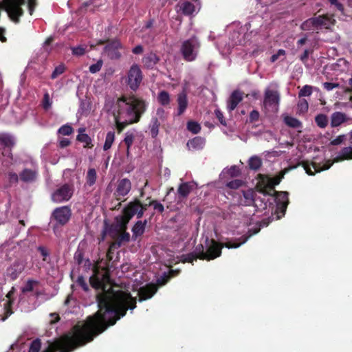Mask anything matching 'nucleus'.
I'll return each instance as SVG.
<instances>
[{"instance_id":"3","label":"nucleus","mask_w":352,"mask_h":352,"mask_svg":"<svg viewBox=\"0 0 352 352\" xmlns=\"http://www.w3.org/2000/svg\"><path fill=\"white\" fill-rule=\"evenodd\" d=\"M258 231L259 229H255L252 234L243 235L238 239V241H240L239 242L228 241L224 244L220 243L214 239L210 240L208 238H206L205 240V256L206 257V261H211L219 257L221 254V248L224 246L228 248H239L242 244L248 241L252 234H257Z\"/></svg>"},{"instance_id":"54","label":"nucleus","mask_w":352,"mask_h":352,"mask_svg":"<svg viewBox=\"0 0 352 352\" xmlns=\"http://www.w3.org/2000/svg\"><path fill=\"white\" fill-rule=\"evenodd\" d=\"M102 65H103L102 60H98L96 63L90 65V67H89L90 72L92 74H95V73L99 72L101 69Z\"/></svg>"},{"instance_id":"59","label":"nucleus","mask_w":352,"mask_h":352,"mask_svg":"<svg viewBox=\"0 0 352 352\" xmlns=\"http://www.w3.org/2000/svg\"><path fill=\"white\" fill-rule=\"evenodd\" d=\"M51 106V102L50 99V96L48 93H45L44 95V98H43L42 100V107L45 110H47Z\"/></svg>"},{"instance_id":"44","label":"nucleus","mask_w":352,"mask_h":352,"mask_svg":"<svg viewBox=\"0 0 352 352\" xmlns=\"http://www.w3.org/2000/svg\"><path fill=\"white\" fill-rule=\"evenodd\" d=\"M120 242H112L111 243V244L109 245V247L108 248V251H107V258L108 260V261H112L113 259V252H115V250L120 248Z\"/></svg>"},{"instance_id":"51","label":"nucleus","mask_w":352,"mask_h":352,"mask_svg":"<svg viewBox=\"0 0 352 352\" xmlns=\"http://www.w3.org/2000/svg\"><path fill=\"white\" fill-rule=\"evenodd\" d=\"M131 235L129 233L125 231H120V234L118 235V240L115 242H120V246L121 245V243L125 241H130Z\"/></svg>"},{"instance_id":"8","label":"nucleus","mask_w":352,"mask_h":352,"mask_svg":"<svg viewBox=\"0 0 352 352\" xmlns=\"http://www.w3.org/2000/svg\"><path fill=\"white\" fill-rule=\"evenodd\" d=\"M335 20L330 16H319L316 18L310 19L306 21L302 25V28L303 30H308L309 27L312 25L315 26L316 28H329L332 25H333Z\"/></svg>"},{"instance_id":"16","label":"nucleus","mask_w":352,"mask_h":352,"mask_svg":"<svg viewBox=\"0 0 352 352\" xmlns=\"http://www.w3.org/2000/svg\"><path fill=\"white\" fill-rule=\"evenodd\" d=\"M141 207V201L139 198H134V199L129 202L126 206L122 210V213L126 214L128 216H130L133 218L134 215H136L138 219H141L142 216V210Z\"/></svg>"},{"instance_id":"39","label":"nucleus","mask_w":352,"mask_h":352,"mask_svg":"<svg viewBox=\"0 0 352 352\" xmlns=\"http://www.w3.org/2000/svg\"><path fill=\"white\" fill-rule=\"evenodd\" d=\"M178 274L177 272H175L174 270H170V274H166V273L164 274V275L157 280V284L158 285H164L168 283V281L170 280V279L173 277L175 275H177Z\"/></svg>"},{"instance_id":"45","label":"nucleus","mask_w":352,"mask_h":352,"mask_svg":"<svg viewBox=\"0 0 352 352\" xmlns=\"http://www.w3.org/2000/svg\"><path fill=\"white\" fill-rule=\"evenodd\" d=\"M39 283L37 280H28L24 287L22 288V292L25 294L27 292H30L34 290V286L35 285H38Z\"/></svg>"},{"instance_id":"12","label":"nucleus","mask_w":352,"mask_h":352,"mask_svg":"<svg viewBox=\"0 0 352 352\" xmlns=\"http://www.w3.org/2000/svg\"><path fill=\"white\" fill-rule=\"evenodd\" d=\"M201 8V3L198 0L184 1L177 6V11H181L185 15H193L197 14Z\"/></svg>"},{"instance_id":"29","label":"nucleus","mask_w":352,"mask_h":352,"mask_svg":"<svg viewBox=\"0 0 352 352\" xmlns=\"http://www.w3.org/2000/svg\"><path fill=\"white\" fill-rule=\"evenodd\" d=\"M347 120V118L344 113L335 112L331 115V126L337 127Z\"/></svg>"},{"instance_id":"5","label":"nucleus","mask_w":352,"mask_h":352,"mask_svg":"<svg viewBox=\"0 0 352 352\" xmlns=\"http://www.w3.org/2000/svg\"><path fill=\"white\" fill-rule=\"evenodd\" d=\"M25 0H4L3 5L0 3V9L4 8L10 18L14 22H18V18L22 15L23 10L21 6L23 5ZM35 3L34 0H28V9L30 14H32ZM4 30L0 28V41H6L3 36Z\"/></svg>"},{"instance_id":"14","label":"nucleus","mask_w":352,"mask_h":352,"mask_svg":"<svg viewBox=\"0 0 352 352\" xmlns=\"http://www.w3.org/2000/svg\"><path fill=\"white\" fill-rule=\"evenodd\" d=\"M142 80V75L140 67L133 65L128 74V85L130 88H138Z\"/></svg>"},{"instance_id":"49","label":"nucleus","mask_w":352,"mask_h":352,"mask_svg":"<svg viewBox=\"0 0 352 352\" xmlns=\"http://www.w3.org/2000/svg\"><path fill=\"white\" fill-rule=\"evenodd\" d=\"M148 206H153L155 210H156L159 214H162L164 211V206L163 204L159 203L157 200L153 199L151 200L148 202Z\"/></svg>"},{"instance_id":"43","label":"nucleus","mask_w":352,"mask_h":352,"mask_svg":"<svg viewBox=\"0 0 352 352\" xmlns=\"http://www.w3.org/2000/svg\"><path fill=\"white\" fill-rule=\"evenodd\" d=\"M188 130L193 134H197L200 132L201 125L195 121H188L187 123Z\"/></svg>"},{"instance_id":"31","label":"nucleus","mask_w":352,"mask_h":352,"mask_svg":"<svg viewBox=\"0 0 352 352\" xmlns=\"http://www.w3.org/2000/svg\"><path fill=\"white\" fill-rule=\"evenodd\" d=\"M15 142L11 135L8 133L0 134V144L3 147L12 148Z\"/></svg>"},{"instance_id":"25","label":"nucleus","mask_w":352,"mask_h":352,"mask_svg":"<svg viewBox=\"0 0 352 352\" xmlns=\"http://www.w3.org/2000/svg\"><path fill=\"white\" fill-rule=\"evenodd\" d=\"M148 221H141L139 220L135 222L133 227L132 228V238L134 241H135L136 238H138L140 236H142L144 232V229L146 227Z\"/></svg>"},{"instance_id":"6","label":"nucleus","mask_w":352,"mask_h":352,"mask_svg":"<svg viewBox=\"0 0 352 352\" xmlns=\"http://www.w3.org/2000/svg\"><path fill=\"white\" fill-rule=\"evenodd\" d=\"M74 187L73 184H65L57 188L51 194L50 199L56 204L68 201L73 196Z\"/></svg>"},{"instance_id":"30","label":"nucleus","mask_w":352,"mask_h":352,"mask_svg":"<svg viewBox=\"0 0 352 352\" xmlns=\"http://www.w3.org/2000/svg\"><path fill=\"white\" fill-rule=\"evenodd\" d=\"M160 126V122L158 120V118L157 117L152 118L148 124L149 132L151 138H155L157 136Z\"/></svg>"},{"instance_id":"62","label":"nucleus","mask_w":352,"mask_h":352,"mask_svg":"<svg viewBox=\"0 0 352 352\" xmlns=\"http://www.w3.org/2000/svg\"><path fill=\"white\" fill-rule=\"evenodd\" d=\"M156 115L157 116L158 120H160L164 122L166 118V113L162 107L157 108Z\"/></svg>"},{"instance_id":"63","label":"nucleus","mask_w":352,"mask_h":352,"mask_svg":"<svg viewBox=\"0 0 352 352\" xmlns=\"http://www.w3.org/2000/svg\"><path fill=\"white\" fill-rule=\"evenodd\" d=\"M286 52L284 50H278L276 54H274L271 57V61L274 63L280 57H285Z\"/></svg>"},{"instance_id":"28","label":"nucleus","mask_w":352,"mask_h":352,"mask_svg":"<svg viewBox=\"0 0 352 352\" xmlns=\"http://www.w3.org/2000/svg\"><path fill=\"white\" fill-rule=\"evenodd\" d=\"M132 217L128 216L126 214L122 213V214L117 216L116 221L117 226L120 231H125L127 228L128 223L131 220Z\"/></svg>"},{"instance_id":"7","label":"nucleus","mask_w":352,"mask_h":352,"mask_svg":"<svg viewBox=\"0 0 352 352\" xmlns=\"http://www.w3.org/2000/svg\"><path fill=\"white\" fill-rule=\"evenodd\" d=\"M199 47V42L195 37L184 41L181 47L184 58L188 61L194 60L198 54Z\"/></svg>"},{"instance_id":"58","label":"nucleus","mask_w":352,"mask_h":352,"mask_svg":"<svg viewBox=\"0 0 352 352\" xmlns=\"http://www.w3.org/2000/svg\"><path fill=\"white\" fill-rule=\"evenodd\" d=\"M76 283L80 287L82 288L83 290L86 292L89 290L88 285L86 283L84 276H78Z\"/></svg>"},{"instance_id":"26","label":"nucleus","mask_w":352,"mask_h":352,"mask_svg":"<svg viewBox=\"0 0 352 352\" xmlns=\"http://www.w3.org/2000/svg\"><path fill=\"white\" fill-rule=\"evenodd\" d=\"M178 102V112L177 115L180 116L186 111V109L188 107V99L187 94L185 91H182L179 94L177 98Z\"/></svg>"},{"instance_id":"57","label":"nucleus","mask_w":352,"mask_h":352,"mask_svg":"<svg viewBox=\"0 0 352 352\" xmlns=\"http://www.w3.org/2000/svg\"><path fill=\"white\" fill-rule=\"evenodd\" d=\"M228 175L231 176L232 177H239L241 174V171L236 166H232L228 170Z\"/></svg>"},{"instance_id":"42","label":"nucleus","mask_w":352,"mask_h":352,"mask_svg":"<svg viewBox=\"0 0 352 352\" xmlns=\"http://www.w3.org/2000/svg\"><path fill=\"white\" fill-rule=\"evenodd\" d=\"M191 253L195 254V256L197 257L198 259L206 261V257L205 256L204 246L203 244L197 245L195 247V250Z\"/></svg>"},{"instance_id":"55","label":"nucleus","mask_w":352,"mask_h":352,"mask_svg":"<svg viewBox=\"0 0 352 352\" xmlns=\"http://www.w3.org/2000/svg\"><path fill=\"white\" fill-rule=\"evenodd\" d=\"M72 54L76 56H82L86 52V47L83 45H78L72 48Z\"/></svg>"},{"instance_id":"9","label":"nucleus","mask_w":352,"mask_h":352,"mask_svg":"<svg viewBox=\"0 0 352 352\" xmlns=\"http://www.w3.org/2000/svg\"><path fill=\"white\" fill-rule=\"evenodd\" d=\"M72 216V211L69 206H60L56 208L51 218L56 221L57 225L63 226L68 223Z\"/></svg>"},{"instance_id":"56","label":"nucleus","mask_w":352,"mask_h":352,"mask_svg":"<svg viewBox=\"0 0 352 352\" xmlns=\"http://www.w3.org/2000/svg\"><path fill=\"white\" fill-rule=\"evenodd\" d=\"M65 69V67L63 64H60L57 66L52 74V78H56L59 75L62 74Z\"/></svg>"},{"instance_id":"38","label":"nucleus","mask_w":352,"mask_h":352,"mask_svg":"<svg viewBox=\"0 0 352 352\" xmlns=\"http://www.w3.org/2000/svg\"><path fill=\"white\" fill-rule=\"evenodd\" d=\"M315 122L320 129H324L328 124V118L325 114H318L315 116Z\"/></svg>"},{"instance_id":"60","label":"nucleus","mask_w":352,"mask_h":352,"mask_svg":"<svg viewBox=\"0 0 352 352\" xmlns=\"http://www.w3.org/2000/svg\"><path fill=\"white\" fill-rule=\"evenodd\" d=\"M38 250L40 252L41 255L43 256V261L48 262L47 258L49 256L50 253L47 249L45 247L39 246L38 248Z\"/></svg>"},{"instance_id":"46","label":"nucleus","mask_w":352,"mask_h":352,"mask_svg":"<svg viewBox=\"0 0 352 352\" xmlns=\"http://www.w3.org/2000/svg\"><path fill=\"white\" fill-rule=\"evenodd\" d=\"M198 258L195 256V254L189 253L188 254H182L180 256V261L182 263H192L196 261Z\"/></svg>"},{"instance_id":"1","label":"nucleus","mask_w":352,"mask_h":352,"mask_svg":"<svg viewBox=\"0 0 352 352\" xmlns=\"http://www.w3.org/2000/svg\"><path fill=\"white\" fill-rule=\"evenodd\" d=\"M89 284L95 289L101 290L96 296L99 310L88 316L82 324L73 326L70 332L50 342L43 352H72L83 346L109 327L115 325L125 316L128 309L136 307V298L130 292L113 289L108 270H94V275L89 277ZM41 347V340H33L29 352H39Z\"/></svg>"},{"instance_id":"36","label":"nucleus","mask_w":352,"mask_h":352,"mask_svg":"<svg viewBox=\"0 0 352 352\" xmlns=\"http://www.w3.org/2000/svg\"><path fill=\"white\" fill-rule=\"evenodd\" d=\"M249 168L252 170H258L262 166V160L258 156H252L249 160Z\"/></svg>"},{"instance_id":"53","label":"nucleus","mask_w":352,"mask_h":352,"mask_svg":"<svg viewBox=\"0 0 352 352\" xmlns=\"http://www.w3.org/2000/svg\"><path fill=\"white\" fill-rule=\"evenodd\" d=\"M298 111L301 113H305L309 109V103L305 99H301L298 103Z\"/></svg>"},{"instance_id":"23","label":"nucleus","mask_w":352,"mask_h":352,"mask_svg":"<svg viewBox=\"0 0 352 352\" xmlns=\"http://www.w3.org/2000/svg\"><path fill=\"white\" fill-rule=\"evenodd\" d=\"M38 177V170L25 168L19 173V179L25 183H32Z\"/></svg>"},{"instance_id":"52","label":"nucleus","mask_w":352,"mask_h":352,"mask_svg":"<svg viewBox=\"0 0 352 352\" xmlns=\"http://www.w3.org/2000/svg\"><path fill=\"white\" fill-rule=\"evenodd\" d=\"M9 185L16 184L19 182V175L12 171L8 173Z\"/></svg>"},{"instance_id":"21","label":"nucleus","mask_w":352,"mask_h":352,"mask_svg":"<svg viewBox=\"0 0 352 352\" xmlns=\"http://www.w3.org/2000/svg\"><path fill=\"white\" fill-rule=\"evenodd\" d=\"M243 92L239 89H236L232 93L227 102L228 111H232L239 105L243 100Z\"/></svg>"},{"instance_id":"18","label":"nucleus","mask_w":352,"mask_h":352,"mask_svg":"<svg viewBox=\"0 0 352 352\" xmlns=\"http://www.w3.org/2000/svg\"><path fill=\"white\" fill-rule=\"evenodd\" d=\"M157 291V287L154 283H148L141 287L138 292L139 300L142 302L153 298Z\"/></svg>"},{"instance_id":"2","label":"nucleus","mask_w":352,"mask_h":352,"mask_svg":"<svg viewBox=\"0 0 352 352\" xmlns=\"http://www.w3.org/2000/svg\"><path fill=\"white\" fill-rule=\"evenodd\" d=\"M117 107V111L113 114L114 118L136 123L140 122L142 115L146 111L147 104L135 96H123L118 99Z\"/></svg>"},{"instance_id":"41","label":"nucleus","mask_w":352,"mask_h":352,"mask_svg":"<svg viewBox=\"0 0 352 352\" xmlns=\"http://www.w3.org/2000/svg\"><path fill=\"white\" fill-rule=\"evenodd\" d=\"M116 122V126L118 133H120L123 131L124 128H126L129 124H133V122L125 121L123 120H120L118 118H114Z\"/></svg>"},{"instance_id":"4","label":"nucleus","mask_w":352,"mask_h":352,"mask_svg":"<svg viewBox=\"0 0 352 352\" xmlns=\"http://www.w3.org/2000/svg\"><path fill=\"white\" fill-rule=\"evenodd\" d=\"M344 160H352V147H344L340 150V153H338V155L336 156L333 161L329 160L326 161L322 166H320V164L314 162L310 164L307 161H302L298 164L304 168L307 174L314 176L315 173L327 170L332 166L333 164Z\"/></svg>"},{"instance_id":"32","label":"nucleus","mask_w":352,"mask_h":352,"mask_svg":"<svg viewBox=\"0 0 352 352\" xmlns=\"http://www.w3.org/2000/svg\"><path fill=\"white\" fill-rule=\"evenodd\" d=\"M158 57L153 53L148 54L143 58L144 65L148 68H152L158 62Z\"/></svg>"},{"instance_id":"22","label":"nucleus","mask_w":352,"mask_h":352,"mask_svg":"<svg viewBox=\"0 0 352 352\" xmlns=\"http://www.w3.org/2000/svg\"><path fill=\"white\" fill-rule=\"evenodd\" d=\"M121 43L118 41H113L104 47V53L111 59L120 58V53L118 50L121 48Z\"/></svg>"},{"instance_id":"19","label":"nucleus","mask_w":352,"mask_h":352,"mask_svg":"<svg viewBox=\"0 0 352 352\" xmlns=\"http://www.w3.org/2000/svg\"><path fill=\"white\" fill-rule=\"evenodd\" d=\"M14 294V288L12 287L11 290L8 292L6 297L8 298L6 302L3 305V314L0 315V320L4 321L13 313L12 310V306L13 305L12 296Z\"/></svg>"},{"instance_id":"24","label":"nucleus","mask_w":352,"mask_h":352,"mask_svg":"<svg viewBox=\"0 0 352 352\" xmlns=\"http://www.w3.org/2000/svg\"><path fill=\"white\" fill-rule=\"evenodd\" d=\"M194 186L189 182H183L179 184L177 189L178 197L180 200L186 199L191 191L193 190Z\"/></svg>"},{"instance_id":"20","label":"nucleus","mask_w":352,"mask_h":352,"mask_svg":"<svg viewBox=\"0 0 352 352\" xmlns=\"http://www.w3.org/2000/svg\"><path fill=\"white\" fill-rule=\"evenodd\" d=\"M24 270L25 264L21 261H16L7 270L8 276L11 280H14Z\"/></svg>"},{"instance_id":"15","label":"nucleus","mask_w":352,"mask_h":352,"mask_svg":"<svg viewBox=\"0 0 352 352\" xmlns=\"http://www.w3.org/2000/svg\"><path fill=\"white\" fill-rule=\"evenodd\" d=\"M243 200H241L240 204L242 206H254L258 207L257 201H260L262 204H260V207L265 208L266 203H264L263 199L261 198L255 197V192L252 190L249 189L247 191H243Z\"/></svg>"},{"instance_id":"34","label":"nucleus","mask_w":352,"mask_h":352,"mask_svg":"<svg viewBox=\"0 0 352 352\" xmlns=\"http://www.w3.org/2000/svg\"><path fill=\"white\" fill-rule=\"evenodd\" d=\"M76 140L79 142L84 143V148H92L94 147L92 140L87 134H78Z\"/></svg>"},{"instance_id":"27","label":"nucleus","mask_w":352,"mask_h":352,"mask_svg":"<svg viewBox=\"0 0 352 352\" xmlns=\"http://www.w3.org/2000/svg\"><path fill=\"white\" fill-rule=\"evenodd\" d=\"M205 144V139L201 136H196L187 142L189 148L195 150L203 149Z\"/></svg>"},{"instance_id":"11","label":"nucleus","mask_w":352,"mask_h":352,"mask_svg":"<svg viewBox=\"0 0 352 352\" xmlns=\"http://www.w3.org/2000/svg\"><path fill=\"white\" fill-rule=\"evenodd\" d=\"M281 177H266L257 184L256 188L258 192L263 195H272V192H276L274 190L276 185H279Z\"/></svg>"},{"instance_id":"33","label":"nucleus","mask_w":352,"mask_h":352,"mask_svg":"<svg viewBox=\"0 0 352 352\" xmlns=\"http://www.w3.org/2000/svg\"><path fill=\"white\" fill-rule=\"evenodd\" d=\"M283 122H285V123L292 129H299L302 127L301 122L289 116H286L285 118H283Z\"/></svg>"},{"instance_id":"17","label":"nucleus","mask_w":352,"mask_h":352,"mask_svg":"<svg viewBox=\"0 0 352 352\" xmlns=\"http://www.w3.org/2000/svg\"><path fill=\"white\" fill-rule=\"evenodd\" d=\"M131 180L127 178H123L118 181L117 188L114 195L118 200L125 197L131 190Z\"/></svg>"},{"instance_id":"13","label":"nucleus","mask_w":352,"mask_h":352,"mask_svg":"<svg viewBox=\"0 0 352 352\" xmlns=\"http://www.w3.org/2000/svg\"><path fill=\"white\" fill-rule=\"evenodd\" d=\"M280 94L278 91L272 89H267L265 94V107L271 108L272 111H276L278 107Z\"/></svg>"},{"instance_id":"10","label":"nucleus","mask_w":352,"mask_h":352,"mask_svg":"<svg viewBox=\"0 0 352 352\" xmlns=\"http://www.w3.org/2000/svg\"><path fill=\"white\" fill-rule=\"evenodd\" d=\"M274 197L276 203V212L282 213L284 215L286 212L289 204V193L287 191H274L272 195H268Z\"/></svg>"},{"instance_id":"64","label":"nucleus","mask_w":352,"mask_h":352,"mask_svg":"<svg viewBox=\"0 0 352 352\" xmlns=\"http://www.w3.org/2000/svg\"><path fill=\"white\" fill-rule=\"evenodd\" d=\"M345 139L344 135H338L334 140L330 142V144L336 146L342 144Z\"/></svg>"},{"instance_id":"37","label":"nucleus","mask_w":352,"mask_h":352,"mask_svg":"<svg viewBox=\"0 0 352 352\" xmlns=\"http://www.w3.org/2000/svg\"><path fill=\"white\" fill-rule=\"evenodd\" d=\"M157 100L164 107L169 105L170 102V94L165 91H162L159 93Z\"/></svg>"},{"instance_id":"35","label":"nucleus","mask_w":352,"mask_h":352,"mask_svg":"<svg viewBox=\"0 0 352 352\" xmlns=\"http://www.w3.org/2000/svg\"><path fill=\"white\" fill-rule=\"evenodd\" d=\"M97 178L96 170L94 168H89L86 175V183L89 186L95 184Z\"/></svg>"},{"instance_id":"50","label":"nucleus","mask_w":352,"mask_h":352,"mask_svg":"<svg viewBox=\"0 0 352 352\" xmlns=\"http://www.w3.org/2000/svg\"><path fill=\"white\" fill-rule=\"evenodd\" d=\"M243 184V182L242 180L236 179L228 182L226 186L230 189H239Z\"/></svg>"},{"instance_id":"47","label":"nucleus","mask_w":352,"mask_h":352,"mask_svg":"<svg viewBox=\"0 0 352 352\" xmlns=\"http://www.w3.org/2000/svg\"><path fill=\"white\" fill-rule=\"evenodd\" d=\"M135 138V135L132 132L128 131L125 134V138L124 139V142L128 148V150L131 149V147L133 143Z\"/></svg>"},{"instance_id":"48","label":"nucleus","mask_w":352,"mask_h":352,"mask_svg":"<svg viewBox=\"0 0 352 352\" xmlns=\"http://www.w3.org/2000/svg\"><path fill=\"white\" fill-rule=\"evenodd\" d=\"M73 128L70 125L66 124L58 129V133L62 135H70L73 133Z\"/></svg>"},{"instance_id":"61","label":"nucleus","mask_w":352,"mask_h":352,"mask_svg":"<svg viewBox=\"0 0 352 352\" xmlns=\"http://www.w3.org/2000/svg\"><path fill=\"white\" fill-rule=\"evenodd\" d=\"M215 115L219 122L221 125L226 126V121L223 116V113H222L219 109L215 110Z\"/></svg>"},{"instance_id":"40","label":"nucleus","mask_w":352,"mask_h":352,"mask_svg":"<svg viewBox=\"0 0 352 352\" xmlns=\"http://www.w3.org/2000/svg\"><path fill=\"white\" fill-rule=\"evenodd\" d=\"M115 142V132L109 131L106 136V140L103 145V150L107 151L111 148L113 142Z\"/></svg>"}]
</instances>
